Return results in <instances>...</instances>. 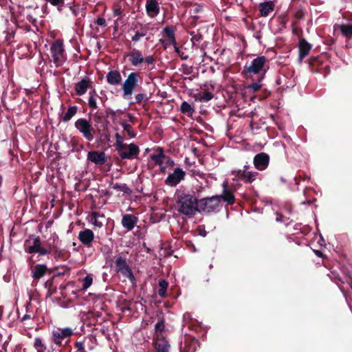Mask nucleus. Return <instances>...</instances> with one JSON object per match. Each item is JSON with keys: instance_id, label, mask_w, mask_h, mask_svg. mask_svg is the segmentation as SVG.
<instances>
[{"instance_id": "f257e3e1", "label": "nucleus", "mask_w": 352, "mask_h": 352, "mask_svg": "<svg viewBox=\"0 0 352 352\" xmlns=\"http://www.w3.org/2000/svg\"><path fill=\"white\" fill-rule=\"evenodd\" d=\"M177 210L186 216H193L198 212V199L192 194H182L178 197Z\"/></svg>"}, {"instance_id": "f03ea898", "label": "nucleus", "mask_w": 352, "mask_h": 352, "mask_svg": "<svg viewBox=\"0 0 352 352\" xmlns=\"http://www.w3.org/2000/svg\"><path fill=\"white\" fill-rule=\"evenodd\" d=\"M73 334L74 331L70 327L57 328L52 331L51 341L58 347L65 346Z\"/></svg>"}, {"instance_id": "7ed1b4c3", "label": "nucleus", "mask_w": 352, "mask_h": 352, "mask_svg": "<svg viewBox=\"0 0 352 352\" xmlns=\"http://www.w3.org/2000/svg\"><path fill=\"white\" fill-rule=\"evenodd\" d=\"M266 58L265 56H258L254 58L251 64L244 67L243 72L247 76L252 77V74H257L260 79H263L265 69Z\"/></svg>"}, {"instance_id": "20e7f679", "label": "nucleus", "mask_w": 352, "mask_h": 352, "mask_svg": "<svg viewBox=\"0 0 352 352\" xmlns=\"http://www.w3.org/2000/svg\"><path fill=\"white\" fill-rule=\"evenodd\" d=\"M74 126L87 141H92L94 139L96 130L89 120L79 118L75 122Z\"/></svg>"}, {"instance_id": "39448f33", "label": "nucleus", "mask_w": 352, "mask_h": 352, "mask_svg": "<svg viewBox=\"0 0 352 352\" xmlns=\"http://www.w3.org/2000/svg\"><path fill=\"white\" fill-rule=\"evenodd\" d=\"M220 201V196H214L198 200V212H213L219 208Z\"/></svg>"}, {"instance_id": "423d86ee", "label": "nucleus", "mask_w": 352, "mask_h": 352, "mask_svg": "<svg viewBox=\"0 0 352 352\" xmlns=\"http://www.w3.org/2000/svg\"><path fill=\"white\" fill-rule=\"evenodd\" d=\"M138 82V75L134 72L131 73L122 85L123 96L124 98L132 95Z\"/></svg>"}, {"instance_id": "0eeeda50", "label": "nucleus", "mask_w": 352, "mask_h": 352, "mask_svg": "<svg viewBox=\"0 0 352 352\" xmlns=\"http://www.w3.org/2000/svg\"><path fill=\"white\" fill-rule=\"evenodd\" d=\"M185 172L181 168H176L174 172L169 174L166 179V184L170 186H176L184 179Z\"/></svg>"}, {"instance_id": "6e6552de", "label": "nucleus", "mask_w": 352, "mask_h": 352, "mask_svg": "<svg viewBox=\"0 0 352 352\" xmlns=\"http://www.w3.org/2000/svg\"><path fill=\"white\" fill-rule=\"evenodd\" d=\"M145 9L146 14L151 19L155 18L160 12L159 0H146Z\"/></svg>"}, {"instance_id": "1a4fd4ad", "label": "nucleus", "mask_w": 352, "mask_h": 352, "mask_svg": "<svg viewBox=\"0 0 352 352\" xmlns=\"http://www.w3.org/2000/svg\"><path fill=\"white\" fill-rule=\"evenodd\" d=\"M50 51L56 65L57 67L61 65L65 60L63 45H50Z\"/></svg>"}, {"instance_id": "9d476101", "label": "nucleus", "mask_w": 352, "mask_h": 352, "mask_svg": "<svg viewBox=\"0 0 352 352\" xmlns=\"http://www.w3.org/2000/svg\"><path fill=\"white\" fill-rule=\"evenodd\" d=\"M175 28L173 26L165 27L161 32L160 41L163 43L176 44L175 38Z\"/></svg>"}, {"instance_id": "9b49d317", "label": "nucleus", "mask_w": 352, "mask_h": 352, "mask_svg": "<svg viewBox=\"0 0 352 352\" xmlns=\"http://www.w3.org/2000/svg\"><path fill=\"white\" fill-rule=\"evenodd\" d=\"M140 153L139 147L135 144H130L124 151L121 152L120 158L122 160H133L138 157Z\"/></svg>"}, {"instance_id": "f8f14e48", "label": "nucleus", "mask_w": 352, "mask_h": 352, "mask_svg": "<svg viewBox=\"0 0 352 352\" xmlns=\"http://www.w3.org/2000/svg\"><path fill=\"white\" fill-rule=\"evenodd\" d=\"M78 239L82 244L90 248L94 239V233L90 229H85L79 232Z\"/></svg>"}, {"instance_id": "ddd939ff", "label": "nucleus", "mask_w": 352, "mask_h": 352, "mask_svg": "<svg viewBox=\"0 0 352 352\" xmlns=\"http://www.w3.org/2000/svg\"><path fill=\"white\" fill-rule=\"evenodd\" d=\"M254 164L258 170H265L269 164V156L264 153L256 155L254 158Z\"/></svg>"}, {"instance_id": "4468645a", "label": "nucleus", "mask_w": 352, "mask_h": 352, "mask_svg": "<svg viewBox=\"0 0 352 352\" xmlns=\"http://www.w3.org/2000/svg\"><path fill=\"white\" fill-rule=\"evenodd\" d=\"M232 174L234 175L235 177H238L239 179H244L250 183L254 181L258 175L256 172L247 171L245 169L243 170H234L232 172Z\"/></svg>"}, {"instance_id": "2eb2a0df", "label": "nucleus", "mask_w": 352, "mask_h": 352, "mask_svg": "<svg viewBox=\"0 0 352 352\" xmlns=\"http://www.w3.org/2000/svg\"><path fill=\"white\" fill-rule=\"evenodd\" d=\"M87 160L97 165H102L107 161L106 155L104 152L89 151L87 153Z\"/></svg>"}, {"instance_id": "dca6fc26", "label": "nucleus", "mask_w": 352, "mask_h": 352, "mask_svg": "<svg viewBox=\"0 0 352 352\" xmlns=\"http://www.w3.org/2000/svg\"><path fill=\"white\" fill-rule=\"evenodd\" d=\"M138 219L133 214H126L122 217V225L126 228L128 231H130L133 229Z\"/></svg>"}, {"instance_id": "f3484780", "label": "nucleus", "mask_w": 352, "mask_h": 352, "mask_svg": "<svg viewBox=\"0 0 352 352\" xmlns=\"http://www.w3.org/2000/svg\"><path fill=\"white\" fill-rule=\"evenodd\" d=\"M259 11L262 16L266 17L274 9V3L272 1H264L259 4Z\"/></svg>"}, {"instance_id": "a211bd4d", "label": "nucleus", "mask_w": 352, "mask_h": 352, "mask_svg": "<svg viewBox=\"0 0 352 352\" xmlns=\"http://www.w3.org/2000/svg\"><path fill=\"white\" fill-rule=\"evenodd\" d=\"M91 82L87 78H83L80 81L77 82L75 86L76 94L78 96L85 94L90 86Z\"/></svg>"}, {"instance_id": "6ab92c4d", "label": "nucleus", "mask_w": 352, "mask_h": 352, "mask_svg": "<svg viewBox=\"0 0 352 352\" xmlns=\"http://www.w3.org/2000/svg\"><path fill=\"white\" fill-rule=\"evenodd\" d=\"M335 30H340L343 36L346 38L352 37V24L344 23L340 25H336L334 26Z\"/></svg>"}, {"instance_id": "aec40b11", "label": "nucleus", "mask_w": 352, "mask_h": 352, "mask_svg": "<svg viewBox=\"0 0 352 352\" xmlns=\"http://www.w3.org/2000/svg\"><path fill=\"white\" fill-rule=\"evenodd\" d=\"M47 271L45 265L38 264L32 269V276L34 279L42 278Z\"/></svg>"}, {"instance_id": "412c9836", "label": "nucleus", "mask_w": 352, "mask_h": 352, "mask_svg": "<svg viewBox=\"0 0 352 352\" xmlns=\"http://www.w3.org/2000/svg\"><path fill=\"white\" fill-rule=\"evenodd\" d=\"M193 97L196 101L206 102L213 98V94L207 90H204V91L195 94Z\"/></svg>"}, {"instance_id": "4be33fe9", "label": "nucleus", "mask_w": 352, "mask_h": 352, "mask_svg": "<svg viewBox=\"0 0 352 352\" xmlns=\"http://www.w3.org/2000/svg\"><path fill=\"white\" fill-rule=\"evenodd\" d=\"M107 82L111 85H118L122 80L120 74L118 71H110L107 75Z\"/></svg>"}, {"instance_id": "5701e85b", "label": "nucleus", "mask_w": 352, "mask_h": 352, "mask_svg": "<svg viewBox=\"0 0 352 352\" xmlns=\"http://www.w3.org/2000/svg\"><path fill=\"white\" fill-rule=\"evenodd\" d=\"M129 60L133 66H138L144 61V57L138 51H133L129 55Z\"/></svg>"}, {"instance_id": "b1692460", "label": "nucleus", "mask_w": 352, "mask_h": 352, "mask_svg": "<svg viewBox=\"0 0 352 352\" xmlns=\"http://www.w3.org/2000/svg\"><path fill=\"white\" fill-rule=\"evenodd\" d=\"M157 352H168L169 344L165 340L157 339L155 343Z\"/></svg>"}, {"instance_id": "393cba45", "label": "nucleus", "mask_w": 352, "mask_h": 352, "mask_svg": "<svg viewBox=\"0 0 352 352\" xmlns=\"http://www.w3.org/2000/svg\"><path fill=\"white\" fill-rule=\"evenodd\" d=\"M164 157L165 155L164 154V151L161 148L157 149V153L151 155L152 160L159 165L163 164Z\"/></svg>"}, {"instance_id": "a878e982", "label": "nucleus", "mask_w": 352, "mask_h": 352, "mask_svg": "<svg viewBox=\"0 0 352 352\" xmlns=\"http://www.w3.org/2000/svg\"><path fill=\"white\" fill-rule=\"evenodd\" d=\"M89 221L94 226L101 228L103 226V222L99 219V213L97 212H92L89 215Z\"/></svg>"}, {"instance_id": "bb28decb", "label": "nucleus", "mask_w": 352, "mask_h": 352, "mask_svg": "<svg viewBox=\"0 0 352 352\" xmlns=\"http://www.w3.org/2000/svg\"><path fill=\"white\" fill-rule=\"evenodd\" d=\"M34 348L36 352H45L47 349L42 339L38 337L34 338Z\"/></svg>"}, {"instance_id": "cd10ccee", "label": "nucleus", "mask_w": 352, "mask_h": 352, "mask_svg": "<svg viewBox=\"0 0 352 352\" xmlns=\"http://www.w3.org/2000/svg\"><path fill=\"white\" fill-rule=\"evenodd\" d=\"M39 247H40L39 238L38 237L34 238V243H33L32 245H30V246L26 245L25 252L29 254L38 252Z\"/></svg>"}, {"instance_id": "c85d7f7f", "label": "nucleus", "mask_w": 352, "mask_h": 352, "mask_svg": "<svg viewBox=\"0 0 352 352\" xmlns=\"http://www.w3.org/2000/svg\"><path fill=\"white\" fill-rule=\"evenodd\" d=\"M116 268L118 272H120L122 270L125 269V267H129V265L126 263V258L119 256L117 258L115 262Z\"/></svg>"}, {"instance_id": "c756f323", "label": "nucleus", "mask_w": 352, "mask_h": 352, "mask_svg": "<svg viewBox=\"0 0 352 352\" xmlns=\"http://www.w3.org/2000/svg\"><path fill=\"white\" fill-rule=\"evenodd\" d=\"M181 111L188 116H191L194 113V109L187 102L184 101L180 107Z\"/></svg>"}, {"instance_id": "7c9ffc66", "label": "nucleus", "mask_w": 352, "mask_h": 352, "mask_svg": "<svg viewBox=\"0 0 352 352\" xmlns=\"http://www.w3.org/2000/svg\"><path fill=\"white\" fill-rule=\"evenodd\" d=\"M120 273H121L124 277L127 278L131 281V283H135V278L129 266L125 267V269L120 271Z\"/></svg>"}, {"instance_id": "2f4dec72", "label": "nucleus", "mask_w": 352, "mask_h": 352, "mask_svg": "<svg viewBox=\"0 0 352 352\" xmlns=\"http://www.w3.org/2000/svg\"><path fill=\"white\" fill-rule=\"evenodd\" d=\"M77 112V107L76 106L69 107L63 118L65 122L69 121Z\"/></svg>"}, {"instance_id": "473e14b6", "label": "nucleus", "mask_w": 352, "mask_h": 352, "mask_svg": "<svg viewBox=\"0 0 352 352\" xmlns=\"http://www.w3.org/2000/svg\"><path fill=\"white\" fill-rule=\"evenodd\" d=\"M159 286L160 289L158 290V294L161 297H164L168 284L165 280H160Z\"/></svg>"}, {"instance_id": "72a5a7b5", "label": "nucleus", "mask_w": 352, "mask_h": 352, "mask_svg": "<svg viewBox=\"0 0 352 352\" xmlns=\"http://www.w3.org/2000/svg\"><path fill=\"white\" fill-rule=\"evenodd\" d=\"M220 197L221 199H223L228 204H232L234 202V196L233 194L226 189L223 190V195Z\"/></svg>"}, {"instance_id": "f704fd0d", "label": "nucleus", "mask_w": 352, "mask_h": 352, "mask_svg": "<svg viewBox=\"0 0 352 352\" xmlns=\"http://www.w3.org/2000/svg\"><path fill=\"white\" fill-rule=\"evenodd\" d=\"M93 283V276L91 274H87L82 280V290H87Z\"/></svg>"}, {"instance_id": "c9c22d12", "label": "nucleus", "mask_w": 352, "mask_h": 352, "mask_svg": "<svg viewBox=\"0 0 352 352\" xmlns=\"http://www.w3.org/2000/svg\"><path fill=\"white\" fill-rule=\"evenodd\" d=\"M299 60L301 61L308 54V45H298Z\"/></svg>"}, {"instance_id": "e433bc0d", "label": "nucleus", "mask_w": 352, "mask_h": 352, "mask_svg": "<svg viewBox=\"0 0 352 352\" xmlns=\"http://www.w3.org/2000/svg\"><path fill=\"white\" fill-rule=\"evenodd\" d=\"M114 190H120L126 194H130L131 190L126 184H116L113 186Z\"/></svg>"}, {"instance_id": "4c0bfd02", "label": "nucleus", "mask_w": 352, "mask_h": 352, "mask_svg": "<svg viewBox=\"0 0 352 352\" xmlns=\"http://www.w3.org/2000/svg\"><path fill=\"white\" fill-rule=\"evenodd\" d=\"M122 126L124 129V130L127 133V134L130 136V138H133L135 136V133L132 130V126L126 124L125 122H122Z\"/></svg>"}, {"instance_id": "58836bf2", "label": "nucleus", "mask_w": 352, "mask_h": 352, "mask_svg": "<svg viewBox=\"0 0 352 352\" xmlns=\"http://www.w3.org/2000/svg\"><path fill=\"white\" fill-rule=\"evenodd\" d=\"M128 145L125 144L124 142H118L115 144L116 150L119 153V154H121L122 151H124L125 148H126Z\"/></svg>"}, {"instance_id": "ea45409f", "label": "nucleus", "mask_w": 352, "mask_h": 352, "mask_svg": "<svg viewBox=\"0 0 352 352\" xmlns=\"http://www.w3.org/2000/svg\"><path fill=\"white\" fill-rule=\"evenodd\" d=\"M88 104H89V107L91 108H94V109L97 108L96 100L91 92L89 93V98L88 100Z\"/></svg>"}, {"instance_id": "a19ab883", "label": "nucleus", "mask_w": 352, "mask_h": 352, "mask_svg": "<svg viewBox=\"0 0 352 352\" xmlns=\"http://www.w3.org/2000/svg\"><path fill=\"white\" fill-rule=\"evenodd\" d=\"M95 23L101 27L102 28H105L107 27V22L104 18L99 17L96 20Z\"/></svg>"}, {"instance_id": "79ce46f5", "label": "nucleus", "mask_w": 352, "mask_h": 352, "mask_svg": "<svg viewBox=\"0 0 352 352\" xmlns=\"http://www.w3.org/2000/svg\"><path fill=\"white\" fill-rule=\"evenodd\" d=\"M261 79L259 78V80L258 82H254L248 86V88L254 91L258 90L261 87V84L260 82Z\"/></svg>"}, {"instance_id": "37998d69", "label": "nucleus", "mask_w": 352, "mask_h": 352, "mask_svg": "<svg viewBox=\"0 0 352 352\" xmlns=\"http://www.w3.org/2000/svg\"><path fill=\"white\" fill-rule=\"evenodd\" d=\"M164 329V322L160 321L155 324V331L157 332H162Z\"/></svg>"}, {"instance_id": "c03bdc74", "label": "nucleus", "mask_w": 352, "mask_h": 352, "mask_svg": "<svg viewBox=\"0 0 352 352\" xmlns=\"http://www.w3.org/2000/svg\"><path fill=\"white\" fill-rule=\"evenodd\" d=\"M276 220L278 222H283L285 224L287 225L289 223H288V219H285L283 217L282 214H280L278 213L276 214Z\"/></svg>"}, {"instance_id": "a18cd8bd", "label": "nucleus", "mask_w": 352, "mask_h": 352, "mask_svg": "<svg viewBox=\"0 0 352 352\" xmlns=\"http://www.w3.org/2000/svg\"><path fill=\"white\" fill-rule=\"evenodd\" d=\"M75 346L80 352H85L84 344L82 342L75 343Z\"/></svg>"}, {"instance_id": "49530a36", "label": "nucleus", "mask_w": 352, "mask_h": 352, "mask_svg": "<svg viewBox=\"0 0 352 352\" xmlns=\"http://www.w3.org/2000/svg\"><path fill=\"white\" fill-rule=\"evenodd\" d=\"M146 96L144 94H138L135 96L136 102L140 103L145 98Z\"/></svg>"}, {"instance_id": "de8ad7c7", "label": "nucleus", "mask_w": 352, "mask_h": 352, "mask_svg": "<svg viewBox=\"0 0 352 352\" xmlns=\"http://www.w3.org/2000/svg\"><path fill=\"white\" fill-rule=\"evenodd\" d=\"M144 34H140V33L137 32L134 36H133L132 41L134 42H137L140 40V38L141 37H144Z\"/></svg>"}, {"instance_id": "09e8293b", "label": "nucleus", "mask_w": 352, "mask_h": 352, "mask_svg": "<svg viewBox=\"0 0 352 352\" xmlns=\"http://www.w3.org/2000/svg\"><path fill=\"white\" fill-rule=\"evenodd\" d=\"M116 143L124 142V138L118 133L115 135Z\"/></svg>"}, {"instance_id": "8fccbe9b", "label": "nucleus", "mask_w": 352, "mask_h": 352, "mask_svg": "<svg viewBox=\"0 0 352 352\" xmlns=\"http://www.w3.org/2000/svg\"><path fill=\"white\" fill-rule=\"evenodd\" d=\"M37 253H38L40 255H45L47 254L49 252L46 249L40 246Z\"/></svg>"}, {"instance_id": "3c124183", "label": "nucleus", "mask_w": 352, "mask_h": 352, "mask_svg": "<svg viewBox=\"0 0 352 352\" xmlns=\"http://www.w3.org/2000/svg\"><path fill=\"white\" fill-rule=\"evenodd\" d=\"M145 62L147 64H152L153 63V58H152V56H148L146 57Z\"/></svg>"}, {"instance_id": "603ef678", "label": "nucleus", "mask_w": 352, "mask_h": 352, "mask_svg": "<svg viewBox=\"0 0 352 352\" xmlns=\"http://www.w3.org/2000/svg\"><path fill=\"white\" fill-rule=\"evenodd\" d=\"M27 19L32 23H34L36 21V19L32 15H28L27 16Z\"/></svg>"}, {"instance_id": "864d4df0", "label": "nucleus", "mask_w": 352, "mask_h": 352, "mask_svg": "<svg viewBox=\"0 0 352 352\" xmlns=\"http://www.w3.org/2000/svg\"><path fill=\"white\" fill-rule=\"evenodd\" d=\"M202 8H203V6L202 5H200V4L197 5V6L195 8V11L197 12H198L201 11L202 10Z\"/></svg>"}, {"instance_id": "5fc2aeb1", "label": "nucleus", "mask_w": 352, "mask_h": 352, "mask_svg": "<svg viewBox=\"0 0 352 352\" xmlns=\"http://www.w3.org/2000/svg\"><path fill=\"white\" fill-rule=\"evenodd\" d=\"M314 252L318 256H322V254L320 251L319 250H313Z\"/></svg>"}, {"instance_id": "6e6d98bb", "label": "nucleus", "mask_w": 352, "mask_h": 352, "mask_svg": "<svg viewBox=\"0 0 352 352\" xmlns=\"http://www.w3.org/2000/svg\"><path fill=\"white\" fill-rule=\"evenodd\" d=\"M30 318V316H29V315L25 314V315L22 318L21 320H22V321H24V320H25L29 319Z\"/></svg>"}, {"instance_id": "4d7b16f0", "label": "nucleus", "mask_w": 352, "mask_h": 352, "mask_svg": "<svg viewBox=\"0 0 352 352\" xmlns=\"http://www.w3.org/2000/svg\"><path fill=\"white\" fill-rule=\"evenodd\" d=\"M53 44H57V45L63 44V41H61L60 40H56Z\"/></svg>"}, {"instance_id": "13d9d810", "label": "nucleus", "mask_w": 352, "mask_h": 352, "mask_svg": "<svg viewBox=\"0 0 352 352\" xmlns=\"http://www.w3.org/2000/svg\"><path fill=\"white\" fill-rule=\"evenodd\" d=\"M299 44L300 45H302V44H308L306 41L305 39H302L300 41Z\"/></svg>"}, {"instance_id": "bf43d9fd", "label": "nucleus", "mask_w": 352, "mask_h": 352, "mask_svg": "<svg viewBox=\"0 0 352 352\" xmlns=\"http://www.w3.org/2000/svg\"><path fill=\"white\" fill-rule=\"evenodd\" d=\"M173 46H174L175 50L177 53H179V47H178L177 45H173Z\"/></svg>"}, {"instance_id": "052dcab7", "label": "nucleus", "mask_w": 352, "mask_h": 352, "mask_svg": "<svg viewBox=\"0 0 352 352\" xmlns=\"http://www.w3.org/2000/svg\"><path fill=\"white\" fill-rule=\"evenodd\" d=\"M104 215L103 214H100L99 213V219H104Z\"/></svg>"}, {"instance_id": "680f3d73", "label": "nucleus", "mask_w": 352, "mask_h": 352, "mask_svg": "<svg viewBox=\"0 0 352 352\" xmlns=\"http://www.w3.org/2000/svg\"><path fill=\"white\" fill-rule=\"evenodd\" d=\"M119 12H119V10H116L114 11V13H115V14H116V15H118V14H119Z\"/></svg>"}, {"instance_id": "e2e57ef3", "label": "nucleus", "mask_w": 352, "mask_h": 352, "mask_svg": "<svg viewBox=\"0 0 352 352\" xmlns=\"http://www.w3.org/2000/svg\"><path fill=\"white\" fill-rule=\"evenodd\" d=\"M180 56H181V57H182V59H186V58H188V56H183V54H182V55H180Z\"/></svg>"}, {"instance_id": "0e129e2a", "label": "nucleus", "mask_w": 352, "mask_h": 352, "mask_svg": "<svg viewBox=\"0 0 352 352\" xmlns=\"http://www.w3.org/2000/svg\"><path fill=\"white\" fill-rule=\"evenodd\" d=\"M307 202V201H302V204H306Z\"/></svg>"}]
</instances>
